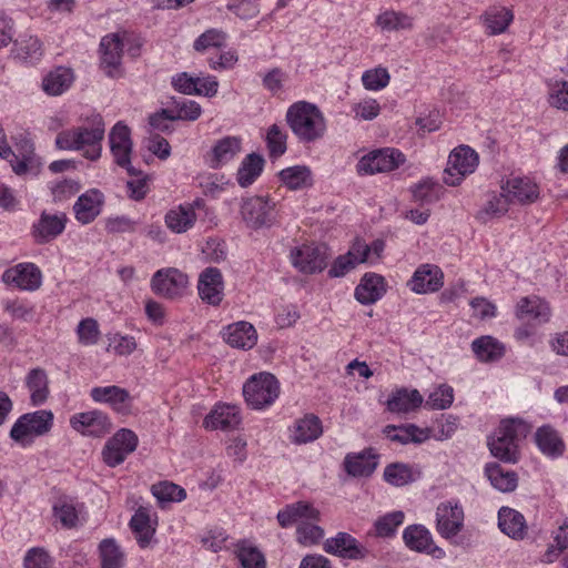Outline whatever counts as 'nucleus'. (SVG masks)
I'll return each mask as SVG.
<instances>
[{"instance_id":"nucleus-1","label":"nucleus","mask_w":568,"mask_h":568,"mask_svg":"<svg viewBox=\"0 0 568 568\" xmlns=\"http://www.w3.org/2000/svg\"><path fill=\"white\" fill-rule=\"evenodd\" d=\"M286 122L296 139L304 144L324 138L327 123L320 108L307 101H297L286 111Z\"/></svg>"},{"instance_id":"nucleus-2","label":"nucleus","mask_w":568,"mask_h":568,"mask_svg":"<svg viewBox=\"0 0 568 568\" xmlns=\"http://www.w3.org/2000/svg\"><path fill=\"white\" fill-rule=\"evenodd\" d=\"M105 125L100 114H94L90 126H78L61 131L55 139L57 148L61 150H85L84 156L97 160L101 155V142L104 138Z\"/></svg>"},{"instance_id":"nucleus-3","label":"nucleus","mask_w":568,"mask_h":568,"mask_svg":"<svg viewBox=\"0 0 568 568\" xmlns=\"http://www.w3.org/2000/svg\"><path fill=\"white\" fill-rule=\"evenodd\" d=\"M318 518L320 511L306 501L287 505L277 514L278 524L283 528L297 524V540L305 546L317 544L324 536V530L311 523L312 520H318Z\"/></svg>"},{"instance_id":"nucleus-4","label":"nucleus","mask_w":568,"mask_h":568,"mask_svg":"<svg viewBox=\"0 0 568 568\" xmlns=\"http://www.w3.org/2000/svg\"><path fill=\"white\" fill-rule=\"evenodd\" d=\"M526 436V426L518 419L503 420L487 439L490 454L504 463L515 464L519 458L518 443Z\"/></svg>"},{"instance_id":"nucleus-5","label":"nucleus","mask_w":568,"mask_h":568,"mask_svg":"<svg viewBox=\"0 0 568 568\" xmlns=\"http://www.w3.org/2000/svg\"><path fill=\"white\" fill-rule=\"evenodd\" d=\"M53 413L40 409L21 415L12 425L10 437L16 443L29 445L34 437L48 434L53 426Z\"/></svg>"},{"instance_id":"nucleus-6","label":"nucleus","mask_w":568,"mask_h":568,"mask_svg":"<svg viewBox=\"0 0 568 568\" xmlns=\"http://www.w3.org/2000/svg\"><path fill=\"white\" fill-rule=\"evenodd\" d=\"M243 395L250 407L262 409L272 405L280 395V384L271 373L251 376L243 386Z\"/></svg>"},{"instance_id":"nucleus-7","label":"nucleus","mask_w":568,"mask_h":568,"mask_svg":"<svg viewBox=\"0 0 568 568\" xmlns=\"http://www.w3.org/2000/svg\"><path fill=\"white\" fill-rule=\"evenodd\" d=\"M275 202L270 197L255 195L242 200L240 213L247 227L260 230L275 224Z\"/></svg>"},{"instance_id":"nucleus-8","label":"nucleus","mask_w":568,"mask_h":568,"mask_svg":"<svg viewBox=\"0 0 568 568\" xmlns=\"http://www.w3.org/2000/svg\"><path fill=\"white\" fill-rule=\"evenodd\" d=\"M478 154L469 146L462 145L452 151L443 180L449 186H456L478 166Z\"/></svg>"},{"instance_id":"nucleus-9","label":"nucleus","mask_w":568,"mask_h":568,"mask_svg":"<svg viewBox=\"0 0 568 568\" xmlns=\"http://www.w3.org/2000/svg\"><path fill=\"white\" fill-rule=\"evenodd\" d=\"M404 161L405 155L396 149L375 150L361 158L356 171L359 175L389 172L397 169Z\"/></svg>"},{"instance_id":"nucleus-10","label":"nucleus","mask_w":568,"mask_h":568,"mask_svg":"<svg viewBox=\"0 0 568 568\" xmlns=\"http://www.w3.org/2000/svg\"><path fill=\"white\" fill-rule=\"evenodd\" d=\"M187 286L189 276L175 267L161 268L151 278L152 291L170 300L183 296Z\"/></svg>"},{"instance_id":"nucleus-11","label":"nucleus","mask_w":568,"mask_h":568,"mask_svg":"<svg viewBox=\"0 0 568 568\" xmlns=\"http://www.w3.org/2000/svg\"><path fill=\"white\" fill-rule=\"evenodd\" d=\"M138 442L134 432L121 428L105 443L102 449L103 462L110 467L122 464L136 449Z\"/></svg>"},{"instance_id":"nucleus-12","label":"nucleus","mask_w":568,"mask_h":568,"mask_svg":"<svg viewBox=\"0 0 568 568\" xmlns=\"http://www.w3.org/2000/svg\"><path fill=\"white\" fill-rule=\"evenodd\" d=\"M327 258L324 245H302L291 252L293 266L304 274L322 272L327 265Z\"/></svg>"},{"instance_id":"nucleus-13","label":"nucleus","mask_w":568,"mask_h":568,"mask_svg":"<svg viewBox=\"0 0 568 568\" xmlns=\"http://www.w3.org/2000/svg\"><path fill=\"white\" fill-rule=\"evenodd\" d=\"M70 426L83 436L102 437L111 430L112 423L105 413L93 409L72 415Z\"/></svg>"},{"instance_id":"nucleus-14","label":"nucleus","mask_w":568,"mask_h":568,"mask_svg":"<svg viewBox=\"0 0 568 568\" xmlns=\"http://www.w3.org/2000/svg\"><path fill=\"white\" fill-rule=\"evenodd\" d=\"M68 216L65 213L41 212L37 222L31 226V236L39 245L48 244L60 236L67 226Z\"/></svg>"},{"instance_id":"nucleus-15","label":"nucleus","mask_w":568,"mask_h":568,"mask_svg":"<svg viewBox=\"0 0 568 568\" xmlns=\"http://www.w3.org/2000/svg\"><path fill=\"white\" fill-rule=\"evenodd\" d=\"M2 281L7 285H12L21 291H37L42 284V273L40 268L30 262L19 263L2 274Z\"/></svg>"},{"instance_id":"nucleus-16","label":"nucleus","mask_w":568,"mask_h":568,"mask_svg":"<svg viewBox=\"0 0 568 568\" xmlns=\"http://www.w3.org/2000/svg\"><path fill=\"white\" fill-rule=\"evenodd\" d=\"M464 527V509L457 503H440L436 508V530L445 539L456 537Z\"/></svg>"},{"instance_id":"nucleus-17","label":"nucleus","mask_w":568,"mask_h":568,"mask_svg":"<svg viewBox=\"0 0 568 568\" xmlns=\"http://www.w3.org/2000/svg\"><path fill=\"white\" fill-rule=\"evenodd\" d=\"M110 148L115 163L126 169L128 173L135 175L134 169L131 166L132 140L131 132L126 124L118 122L109 134Z\"/></svg>"},{"instance_id":"nucleus-18","label":"nucleus","mask_w":568,"mask_h":568,"mask_svg":"<svg viewBox=\"0 0 568 568\" xmlns=\"http://www.w3.org/2000/svg\"><path fill=\"white\" fill-rule=\"evenodd\" d=\"M324 550L351 560H363L368 555V549L364 545L352 535L342 531L325 540Z\"/></svg>"},{"instance_id":"nucleus-19","label":"nucleus","mask_w":568,"mask_h":568,"mask_svg":"<svg viewBox=\"0 0 568 568\" xmlns=\"http://www.w3.org/2000/svg\"><path fill=\"white\" fill-rule=\"evenodd\" d=\"M197 292L201 300L212 306H219L224 296V281L217 267H206L199 276Z\"/></svg>"},{"instance_id":"nucleus-20","label":"nucleus","mask_w":568,"mask_h":568,"mask_svg":"<svg viewBox=\"0 0 568 568\" xmlns=\"http://www.w3.org/2000/svg\"><path fill=\"white\" fill-rule=\"evenodd\" d=\"M101 67L111 78L121 75V59L123 42L118 33H111L102 38L100 42Z\"/></svg>"},{"instance_id":"nucleus-21","label":"nucleus","mask_w":568,"mask_h":568,"mask_svg":"<svg viewBox=\"0 0 568 568\" xmlns=\"http://www.w3.org/2000/svg\"><path fill=\"white\" fill-rule=\"evenodd\" d=\"M103 204L104 195L100 190H88L73 204L75 220L83 225L90 224L101 214Z\"/></svg>"},{"instance_id":"nucleus-22","label":"nucleus","mask_w":568,"mask_h":568,"mask_svg":"<svg viewBox=\"0 0 568 568\" xmlns=\"http://www.w3.org/2000/svg\"><path fill=\"white\" fill-rule=\"evenodd\" d=\"M90 396L97 403L109 404L116 413L128 414L131 410L132 397L130 393L116 385L93 387Z\"/></svg>"},{"instance_id":"nucleus-23","label":"nucleus","mask_w":568,"mask_h":568,"mask_svg":"<svg viewBox=\"0 0 568 568\" xmlns=\"http://www.w3.org/2000/svg\"><path fill=\"white\" fill-rule=\"evenodd\" d=\"M444 274L437 265L423 264L413 274L408 285L417 294L438 291L444 284Z\"/></svg>"},{"instance_id":"nucleus-24","label":"nucleus","mask_w":568,"mask_h":568,"mask_svg":"<svg viewBox=\"0 0 568 568\" xmlns=\"http://www.w3.org/2000/svg\"><path fill=\"white\" fill-rule=\"evenodd\" d=\"M241 423L240 408L235 405L217 404L204 418L206 429L224 432L235 429Z\"/></svg>"},{"instance_id":"nucleus-25","label":"nucleus","mask_w":568,"mask_h":568,"mask_svg":"<svg viewBox=\"0 0 568 568\" xmlns=\"http://www.w3.org/2000/svg\"><path fill=\"white\" fill-rule=\"evenodd\" d=\"M224 342L233 348L251 349L257 343L255 327L245 321H240L224 327L222 332Z\"/></svg>"},{"instance_id":"nucleus-26","label":"nucleus","mask_w":568,"mask_h":568,"mask_svg":"<svg viewBox=\"0 0 568 568\" xmlns=\"http://www.w3.org/2000/svg\"><path fill=\"white\" fill-rule=\"evenodd\" d=\"M130 528L141 548L150 546L156 531L158 521L152 519L151 509L140 506L130 519Z\"/></svg>"},{"instance_id":"nucleus-27","label":"nucleus","mask_w":568,"mask_h":568,"mask_svg":"<svg viewBox=\"0 0 568 568\" xmlns=\"http://www.w3.org/2000/svg\"><path fill=\"white\" fill-rule=\"evenodd\" d=\"M501 191L507 193L513 203L530 204L539 196L538 185L528 178L508 179L501 185Z\"/></svg>"},{"instance_id":"nucleus-28","label":"nucleus","mask_w":568,"mask_h":568,"mask_svg":"<svg viewBox=\"0 0 568 568\" xmlns=\"http://www.w3.org/2000/svg\"><path fill=\"white\" fill-rule=\"evenodd\" d=\"M383 434L390 442H395L400 445H407L409 443L422 444L430 437V432L428 428H420L415 424H406L400 426L387 425L384 427Z\"/></svg>"},{"instance_id":"nucleus-29","label":"nucleus","mask_w":568,"mask_h":568,"mask_svg":"<svg viewBox=\"0 0 568 568\" xmlns=\"http://www.w3.org/2000/svg\"><path fill=\"white\" fill-rule=\"evenodd\" d=\"M385 280L376 273H366L355 288V298L363 305L376 303L385 294Z\"/></svg>"},{"instance_id":"nucleus-30","label":"nucleus","mask_w":568,"mask_h":568,"mask_svg":"<svg viewBox=\"0 0 568 568\" xmlns=\"http://www.w3.org/2000/svg\"><path fill=\"white\" fill-rule=\"evenodd\" d=\"M376 457L372 448L364 449L357 454H347L344 459V469L353 477H368L378 465Z\"/></svg>"},{"instance_id":"nucleus-31","label":"nucleus","mask_w":568,"mask_h":568,"mask_svg":"<svg viewBox=\"0 0 568 568\" xmlns=\"http://www.w3.org/2000/svg\"><path fill=\"white\" fill-rule=\"evenodd\" d=\"M516 315L520 320L535 321L538 324L547 323L550 318V307L547 302L537 297H523L516 307Z\"/></svg>"},{"instance_id":"nucleus-32","label":"nucleus","mask_w":568,"mask_h":568,"mask_svg":"<svg viewBox=\"0 0 568 568\" xmlns=\"http://www.w3.org/2000/svg\"><path fill=\"white\" fill-rule=\"evenodd\" d=\"M498 527L508 537L521 540L527 534L525 517L509 507H501L498 511Z\"/></svg>"},{"instance_id":"nucleus-33","label":"nucleus","mask_w":568,"mask_h":568,"mask_svg":"<svg viewBox=\"0 0 568 568\" xmlns=\"http://www.w3.org/2000/svg\"><path fill=\"white\" fill-rule=\"evenodd\" d=\"M195 222L196 213L193 212V205H178L164 215L166 227L175 234L186 233L194 226Z\"/></svg>"},{"instance_id":"nucleus-34","label":"nucleus","mask_w":568,"mask_h":568,"mask_svg":"<svg viewBox=\"0 0 568 568\" xmlns=\"http://www.w3.org/2000/svg\"><path fill=\"white\" fill-rule=\"evenodd\" d=\"M535 442L540 452L548 457L556 458L565 452L564 440L558 432L549 425H544L536 430Z\"/></svg>"},{"instance_id":"nucleus-35","label":"nucleus","mask_w":568,"mask_h":568,"mask_svg":"<svg viewBox=\"0 0 568 568\" xmlns=\"http://www.w3.org/2000/svg\"><path fill=\"white\" fill-rule=\"evenodd\" d=\"M420 475L417 467L397 462L385 467L383 477L389 485L402 487L416 481Z\"/></svg>"},{"instance_id":"nucleus-36","label":"nucleus","mask_w":568,"mask_h":568,"mask_svg":"<svg viewBox=\"0 0 568 568\" xmlns=\"http://www.w3.org/2000/svg\"><path fill=\"white\" fill-rule=\"evenodd\" d=\"M26 386L30 392L33 406L42 405L49 397V378L43 368H32L26 376Z\"/></svg>"},{"instance_id":"nucleus-37","label":"nucleus","mask_w":568,"mask_h":568,"mask_svg":"<svg viewBox=\"0 0 568 568\" xmlns=\"http://www.w3.org/2000/svg\"><path fill=\"white\" fill-rule=\"evenodd\" d=\"M73 81L74 74L71 69L58 67L43 78L42 89L47 94L55 97L67 91Z\"/></svg>"},{"instance_id":"nucleus-38","label":"nucleus","mask_w":568,"mask_h":568,"mask_svg":"<svg viewBox=\"0 0 568 568\" xmlns=\"http://www.w3.org/2000/svg\"><path fill=\"white\" fill-rule=\"evenodd\" d=\"M423 404V396L417 389H397L387 400V408L392 413H409Z\"/></svg>"},{"instance_id":"nucleus-39","label":"nucleus","mask_w":568,"mask_h":568,"mask_svg":"<svg viewBox=\"0 0 568 568\" xmlns=\"http://www.w3.org/2000/svg\"><path fill=\"white\" fill-rule=\"evenodd\" d=\"M375 24L384 32L410 30L414 20L402 11L385 10L376 16Z\"/></svg>"},{"instance_id":"nucleus-40","label":"nucleus","mask_w":568,"mask_h":568,"mask_svg":"<svg viewBox=\"0 0 568 568\" xmlns=\"http://www.w3.org/2000/svg\"><path fill=\"white\" fill-rule=\"evenodd\" d=\"M485 474L490 484L503 493H509L516 489L518 477L513 470L504 469L497 463H489L485 467Z\"/></svg>"},{"instance_id":"nucleus-41","label":"nucleus","mask_w":568,"mask_h":568,"mask_svg":"<svg viewBox=\"0 0 568 568\" xmlns=\"http://www.w3.org/2000/svg\"><path fill=\"white\" fill-rule=\"evenodd\" d=\"M241 151V139L237 136H225L219 140L212 149L210 166L217 169L230 162Z\"/></svg>"},{"instance_id":"nucleus-42","label":"nucleus","mask_w":568,"mask_h":568,"mask_svg":"<svg viewBox=\"0 0 568 568\" xmlns=\"http://www.w3.org/2000/svg\"><path fill=\"white\" fill-rule=\"evenodd\" d=\"M403 539L405 545L415 551L432 552L434 542L427 528L422 525H410L404 529Z\"/></svg>"},{"instance_id":"nucleus-43","label":"nucleus","mask_w":568,"mask_h":568,"mask_svg":"<svg viewBox=\"0 0 568 568\" xmlns=\"http://www.w3.org/2000/svg\"><path fill=\"white\" fill-rule=\"evenodd\" d=\"M471 349L480 362H495L505 354V346L493 336H480L473 341Z\"/></svg>"},{"instance_id":"nucleus-44","label":"nucleus","mask_w":568,"mask_h":568,"mask_svg":"<svg viewBox=\"0 0 568 568\" xmlns=\"http://www.w3.org/2000/svg\"><path fill=\"white\" fill-rule=\"evenodd\" d=\"M323 428L320 418L315 415H306L295 424L292 439L296 444H306L317 439Z\"/></svg>"},{"instance_id":"nucleus-45","label":"nucleus","mask_w":568,"mask_h":568,"mask_svg":"<svg viewBox=\"0 0 568 568\" xmlns=\"http://www.w3.org/2000/svg\"><path fill=\"white\" fill-rule=\"evenodd\" d=\"M101 568H123L125 555L114 538H105L99 544Z\"/></svg>"},{"instance_id":"nucleus-46","label":"nucleus","mask_w":568,"mask_h":568,"mask_svg":"<svg viewBox=\"0 0 568 568\" xmlns=\"http://www.w3.org/2000/svg\"><path fill=\"white\" fill-rule=\"evenodd\" d=\"M280 179L290 190H301L313 184L312 171L306 165H294L280 172Z\"/></svg>"},{"instance_id":"nucleus-47","label":"nucleus","mask_w":568,"mask_h":568,"mask_svg":"<svg viewBox=\"0 0 568 568\" xmlns=\"http://www.w3.org/2000/svg\"><path fill=\"white\" fill-rule=\"evenodd\" d=\"M264 168V159L256 154H248L237 170V182L242 187H247L261 175Z\"/></svg>"},{"instance_id":"nucleus-48","label":"nucleus","mask_w":568,"mask_h":568,"mask_svg":"<svg viewBox=\"0 0 568 568\" xmlns=\"http://www.w3.org/2000/svg\"><path fill=\"white\" fill-rule=\"evenodd\" d=\"M513 13L506 8H494L484 16L485 26L489 34H499L506 31L513 21Z\"/></svg>"},{"instance_id":"nucleus-49","label":"nucleus","mask_w":568,"mask_h":568,"mask_svg":"<svg viewBox=\"0 0 568 568\" xmlns=\"http://www.w3.org/2000/svg\"><path fill=\"white\" fill-rule=\"evenodd\" d=\"M53 516L60 521V524L67 528L71 529L77 527L79 521L78 510L71 499L68 498H59L53 504Z\"/></svg>"},{"instance_id":"nucleus-50","label":"nucleus","mask_w":568,"mask_h":568,"mask_svg":"<svg viewBox=\"0 0 568 568\" xmlns=\"http://www.w3.org/2000/svg\"><path fill=\"white\" fill-rule=\"evenodd\" d=\"M16 148L21 159L16 154V159L10 158L8 161L10 162L13 172L20 175L27 172L28 163L32 161L34 155V146L28 136H21L16 142Z\"/></svg>"},{"instance_id":"nucleus-51","label":"nucleus","mask_w":568,"mask_h":568,"mask_svg":"<svg viewBox=\"0 0 568 568\" xmlns=\"http://www.w3.org/2000/svg\"><path fill=\"white\" fill-rule=\"evenodd\" d=\"M265 140L271 159H277L286 152L287 134L277 124L268 128Z\"/></svg>"},{"instance_id":"nucleus-52","label":"nucleus","mask_w":568,"mask_h":568,"mask_svg":"<svg viewBox=\"0 0 568 568\" xmlns=\"http://www.w3.org/2000/svg\"><path fill=\"white\" fill-rule=\"evenodd\" d=\"M78 342L83 346L95 345L101 336L99 323L93 317L81 320L75 329Z\"/></svg>"},{"instance_id":"nucleus-53","label":"nucleus","mask_w":568,"mask_h":568,"mask_svg":"<svg viewBox=\"0 0 568 568\" xmlns=\"http://www.w3.org/2000/svg\"><path fill=\"white\" fill-rule=\"evenodd\" d=\"M510 203L513 202L504 191L500 194H493L477 217L485 222L487 216H501L507 213Z\"/></svg>"},{"instance_id":"nucleus-54","label":"nucleus","mask_w":568,"mask_h":568,"mask_svg":"<svg viewBox=\"0 0 568 568\" xmlns=\"http://www.w3.org/2000/svg\"><path fill=\"white\" fill-rule=\"evenodd\" d=\"M152 494L161 503L182 501L186 497L185 490L171 481H162L153 485Z\"/></svg>"},{"instance_id":"nucleus-55","label":"nucleus","mask_w":568,"mask_h":568,"mask_svg":"<svg viewBox=\"0 0 568 568\" xmlns=\"http://www.w3.org/2000/svg\"><path fill=\"white\" fill-rule=\"evenodd\" d=\"M226 33L219 29H209L196 38L193 48L197 52H204L211 48H221L225 44Z\"/></svg>"},{"instance_id":"nucleus-56","label":"nucleus","mask_w":568,"mask_h":568,"mask_svg":"<svg viewBox=\"0 0 568 568\" xmlns=\"http://www.w3.org/2000/svg\"><path fill=\"white\" fill-rule=\"evenodd\" d=\"M404 513L400 510L386 514L375 523V530L378 537H390L404 521Z\"/></svg>"},{"instance_id":"nucleus-57","label":"nucleus","mask_w":568,"mask_h":568,"mask_svg":"<svg viewBox=\"0 0 568 568\" xmlns=\"http://www.w3.org/2000/svg\"><path fill=\"white\" fill-rule=\"evenodd\" d=\"M454 400V390L450 386L440 385L429 394L425 407L429 409H446Z\"/></svg>"},{"instance_id":"nucleus-58","label":"nucleus","mask_w":568,"mask_h":568,"mask_svg":"<svg viewBox=\"0 0 568 568\" xmlns=\"http://www.w3.org/2000/svg\"><path fill=\"white\" fill-rule=\"evenodd\" d=\"M237 558L243 568H265L264 556L252 546L241 542L237 546Z\"/></svg>"},{"instance_id":"nucleus-59","label":"nucleus","mask_w":568,"mask_h":568,"mask_svg":"<svg viewBox=\"0 0 568 568\" xmlns=\"http://www.w3.org/2000/svg\"><path fill=\"white\" fill-rule=\"evenodd\" d=\"M390 75L385 68H375L367 70L362 75V82L365 89L378 91L386 88L389 83Z\"/></svg>"},{"instance_id":"nucleus-60","label":"nucleus","mask_w":568,"mask_h":568,"mask_svg":"<svg viewBox=\"0 0 568 568\" xmlns=\"http://www.w3.org/2000/svg\"><path fill=\"white\" fill-rule=\"evenodd\" d=\"M548 102L551 106L568 110V81H554L548 84Z\"/></svg>"},{"instance_id":"nucleus-61","label":"nucleus","mask_w":568,"mask_h":568,"mask_svg":"<svg viewBox=\"0 0 568 568\" xmlns=\"http://www.w3.org/2000/svg\"><path fill=\"white\" fill-rule=\"evenodd\" d=\"M17 55L29 62L38 61L42 55V44L36 37H28L20 40L18 43Z\"/></svg>"},{"instance_id":"nucleus-62","label":"nucleus","mask_w":568,"mask_h":568,"mask_svg":"<svg viewBox=\"0 0 568 568\" xmlns=\"http://www.w3.org/2000/svg\"><path fill=\"white\" fill-rule=\"evenodd\" d=\"M81 189L78 181L71 179H64L59 181L51 186L52 200L54 203H61L73 195H75Z\"/></svg>"},{"instance_id":"nucleus-63","label":"nucleus","mask_w":568,"mask_h":568,"mask_svg":"<svg viewBox=\"0 0 568 568\" xmlns=\"http://www.w3.org/2000/svg\"><path fill=\"white\" fill-rule=\"evenodd\" d=\"M173 110L175 120L195 121L202 114L201 105L187 99L175 101Z\"/></svg>"},{"instance_id":"nucleus-64","label":"nucleus","mask_w":568,"mask_h":568,"mask_svg":"<svg viewBox=\"0 0 568 568\" xmlns=\"http://www.w3.org/2000/svg\"><path fill=\"white\" fill-rule=\"evenodd\" d=\"M354 118L364 121H372L381 113V105L377 100L367 98L353 104Z\"/></svg>"}]
</instances>
